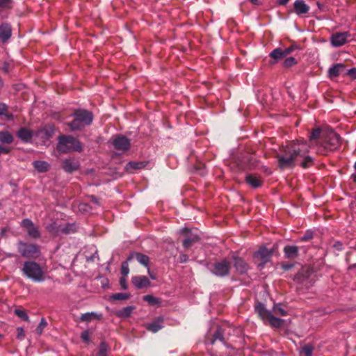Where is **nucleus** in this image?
Returning a JSON list of instances; mask_svg holds the SVG:
<instances>
[{
  "label": "nucleus",
  "mask_w": 356,
  "mask_h": 356,
  "mask_svg": "<svg viewBox=\"0 0 356 356\" xmlns=\"http://www.w3.org/2000/svg\"><path fill=\"white\" fill-rule=\"evenodd\" d=\"M312 144L318 145L327 152H333L341 146V138L328 126L317 127L312 129L309 136Z\"/></svg>",
  "instance_id": "f257e3e1"
},
{
  "label": "nucleus",
  "mask_w": 356,
  "mask_h": 356,
  "mask_svg": "<svg viewBox=\"0 0 356 356\" xmlns=\"http://www.w3.org/2000/svg\"><path fill=\"white\" fill-rule=\"evenodd\" d=\"M255 310L263 321H268L269 324L274 327H280L284 321L277 318L275 315L285 316L287 312L284 309L281 305H275L273 311L267 310L263 304L259 302L255 305Z\"/></svg>",
  "instance_id": "f03ea898"
},
{
  "label": "nucleus",
  "mask_w": 356,
  "mask_h": 356,
  "mask_svg": "<svg viewBox=\"0 0 356 356\" xmlns=\"http://www.w3.org/2000/svg\"><path fill=\"white\" fill-rule=\"evenodd\" d=\"M73 120L67 125L71 131H81L92 124L94 119L93 113L86 109L79 108L72 113Z\"/></svg>",
  "instance_id": "7ed1b4c3"
},
{
  "label": "nucleus",
  "mask_w": 356,
  "mask_h": 356,
  "mask_svg": "<svg viewBox=\"0 0 356 356\" xmlns=\"http://www.w3.org/2000/svg\"><path fill=\"white\" fill-rule=\"evenodd\" d=\"M56 148L60 153L68 154L74 152H81L83 145L77 138L72 136L61 135L58 138Z\"/></svg>",
  "instance_id": "20e7f679"
},
{
  "label": "nucleus",
  "mask_w": 356,
  "mask_h": 356,
  "mask_svg": "<svg viewBox=\"0 0 356 356\" xmlns=\"http://www.w3.org/2000/svg\"><path fill=\"white\" fill-rule=\"evenodd\" d=\"M24 274L34 282L44 280V272L41 267L34 261H26L22 268Z\"/></svg>",
  "instance_id": "39448f33"
},
{
  "label": "nucleus",
  "mask_w": 356,
  "mask_h": 356,
  "mask_svg": "<svg viewBox=\"0 0 356 356\" xmlns=\"http://www.w3.org/2000/svg\"><path fill=\"white\" fill-rule=\"evenodd\" d=\"M113 147L123 153L127 152L131 148V140L123 134H115L109 140Z\"/></svg>",
  "instance_id": "423d86ee"
},
{
  "label": "nucleus",
  "mask_w": 356,
  "mask_h": 356,
  "mask_svg": "<svg viewBox=\"0 0 356 356\" xmlns=\"http://www.w3.org/2000/svg\"><path fill=\"white\" fill-rule=\"evenodd\" d=\"M308 145L305 143L289 142L284 147V152L286 156H304L308 152Z\"/></svg>",
  "instance_id": "0eeeda50"
},
{
  "label": "nucleus",
  "mask_w": 356,
  "mask_h": 356,
  "mask_svg": "<svg viewBox=\"0 0 356 356\" xmlns=\"http://www.w3.org/2000/svg\"><path fill=\"white\" fill-rule=\"evenodd\" d=\"M232 263L227 259L215 262L210 268L211 273L218 277H225L229 274Z\"/></svg>",
  "instance_id": "6e6552de"
},
{
  "label": "nucleus",
  "mask_w": 356,
  "mask_h": 356,
  "mask_svg": "<svg viewBox=\"0 0 356 356\" xmlns=\"http://www.w3.org/2000/svg\"><path fill=\"white\" fill-rule=\"evenodd\" d=\"M234 162L239 170H251L259 167V161L255 157H234Z\"/></svg>",
  "instance_id": "1a4fd4ad"
},
{
  "label": "nucleus",
  "mask_w": 356,
  "mask_h": 356,
  "mask_svg": "<svg viewBox=\"0 0 356 356\" xmlns=\"http://www.w3.org/2000/svg\"><path fill=\"white\" fill-rule=\"evenodd\" d=\"M18 251L23 257L28 258H37L40 253L39 247L37 245L23 242L19 243Z\"/></svg>",
  "instance_id": "9d476101"
},
{
  "label": "nucleus",
  "mask_w": 356,
  "mask_h": 356,
  "mask_svg": "<svg viewBox=\"0 0 356 356\" xmlns=\"http://www.w3.org/2000/svg\"><path fill=\"white\" fill-rule=\"evenodd\" d=\"M312 271L307 267L302 268L295 276L294 280L304 284L307 288L312 285Z\"/></svg>",
  "instance_id": "9b49d317"
},
{
  "label": "nucleus",
  "mask_w": 356,
  "mask_h": 356,
  "mask_svg": "<svg viewBox=\"0 0 356 356\" xmlns=\"http://www.w3.org/2000/svg\"><path fill=\"white\" fill-rule=\"evenodd\" d=\"M22 226L26 229L29 236L33 238H38L40 233L38 228L29 219H24L22 222Z\"/></svg>",
  "instance_id": "f8f14e48"
},
{
  "label": "nucleus",
  "mask_w": 356,
  "mask_h": 356,
  "mask_svg": "<svg viewBox=\"0 0 356 356\" xmlns=\"http://www.w3.org/2000/svg\"><path fill=\"white\" fill-rule=\"evenodd\" d=\"M349 36L350 33L348 32L336 33L331 37V43L333 47H341L346 43L347 38Z\"/></svg>",
  "instance_id": "ddd939ff"
},
{
  "label": "nucleus",
  "mask_w": 356,
  "mask_h": 356,
  "mask_svg": "<svg viewBox=\"0 0 356 356\" xmlns=\"http://www.w3.org/2000/svg\"><path fill=\"white\" fill-rule=\"evenodd\" d=\"M273 253V249L268 250L266 247L260 248L259 250L254 253V257L261 261L260 265H264L268 262Z\"/></svg>",
  "instance_id": "4468645a"
},
{
  "label": "nucleus",
  "mask_w": 356,
  "mask_h": 356,
  "mask_svg": "<svg viewBox=\"0 0 356 356\" xmlns=\"http://www.w3.org/2000/svg\"><path fill=\"white\" fill-rule=\"evenodd\" d=\"M309 6L303 0H296L293 3V12L298 16H303L309 11Z\"/></svg>",
  "instance_id": "2eb2a0df"
},
{
  "label": "nucleus",
  "mask_w": 356,
  "mask_h": 356,
  "mask_svg": "<svg viewBox=\"0 0 356 356\" xmlns=\"http://www.w3.org/2000/svg\"><path fill=\"white\" fill-rule=\"evenodd\" d=\"M131 282L137 289L149 287L151 284L149 280L143 275L134 276Z\"/></svg>",
  "instance_id": "dca6fc26"
},
{
  "label": "nucleus",
  "mask_w": 356,
  "mask_h": 356,
  "mask_svg": "<svg viewBox=\"0 0 356 356\" xmlns=\"http://www.w3.org/2000/svg\"><path fill=\"white\" fill-rule=\"evenodd\" d=\"M12 35V27L8 23H3L0 25V40L5 43Z\"/></svg>",
  "instance_id": "f3484780"
},
{
  "label": "nucleus",
  "mask_w": 356,
  "mask_h": 356,
  "mask_svg": "<svg viewBox=\"0 0 356 356\" xmlns=\"http://www.w3.org/2000/svg\"><path fill=\"white\" fill-rule=\"evenodd\" d=\"M346 66L343 63H337L332 65L327 71V77L334 79L338 77L343 72H344Z\"/></svg>",
  "instance_id": "a211bd4d"
},
{
  "label": "nucleus",
  "mask_w": 356,
  "mask_h": 356,
  "mask_svg": "<svg viewBox=\"0 0 356 356\" xmlns=\"http://www.w3.org/2000/svg\"><path fill=\"white\" fill-rule=\"evenodd\" d=\"M296 157H278L277 165L281 170L291 169L296 165Z\"/></svg>",
  "instance_id": "6ab92c4d"
},
{
  "label": "nucleus",
  "mask_w": 356,
  "mask_h": 356,
  "mask_svg": "<svg viewBox=\"0 0 356 356\" xmlns=\"http://www.w3.org/2000/svg\"><path fill=\"white\" fill-rule=\"evenodd\" d=\"M47 229L51 234H58L60 231L66 234H69L75 231L74 225H67L65 227L60 229L55 222L47 225Z\"/></svg>",
  "instance_id": "aec40b11"
},
{
  "label": "nucleus",
  "mask_w": 356,
  "mask_h": 356,
  "mask_svg": "<svg viewBox=\"0 0 356 356\" xmlns=\"http://www.w3.org/2000/svg\"><path fill=\"white\" fill-rule=\"evenodd\" d=\"M148 161H130L126 166L125 170L131 173H134L136 170H140L146 167Z\"/></svg>",
  "instance_id": "412c9836"
},
{
  "label": "nucleus",
  "mask_w": 356,
  "mask_h": 356,
  "mask_svg": "<svg viewBox=\"0 0 356 356\" xmlns=\"http://www.w3.org/2000/svg\"><path fill=\"white\" fill-rule=\"evenodd\" d=\"M54 131L55 128L53 125H47L40 129L38 135L44 140H48L54 136Z\"/></svg>",
  "instance_id": "4be33fe9"
},
{
  "label": "nucleus",
  "mask_w": 356,
  "mask_h": 356,
  "mask_svg": "<svg viewBox=\"0 0 356 356\" xmlns=\"http://www.w3.org/2000/svg\"><path fill=\"white\" fill-rule=\"evenodd\" d=\"M285 257L289 259H295L299 255L298 248L296 245H286L284 248Z\"/></svg>",
  "instance_id": "5701e85b"
},
{
  "label": "nucleus",
  "mask_w": 356,
  "mask_h": 356,
  "mask_svg": "<svg viewBox=\"0 0 356 356\" xmlns=\"http://www.w3.org/2000/svg\"><path fill=\"white\" fill-rule=\"evenodd\" d=\"M79 166V163L72 158L65 159L63 163V168L67 172L76 170Z\"/></svg>",
  "instance_id": "b1692460"
},
{
  "label": "nucleus",
  "mask_w": 356,
  "mask_h": 356,
  "mask_svg": "<svg viewBox=\"0 0 356 356\" xmlns=\"http://www.w3.org/2000/svg\"><path fill=\"white\" fill-rule=\"evenodd\" d=\"M133 259H136L140 264H142L146 267L148 266V264L149 262V258L147 255L143 254L140 252H133L127 258V260L130 261Z\"/></svg>",
  "instance_id": "393cba45"
},
{
  "label": "nucleus",
  "mask_w": 356,
  "mask_h": 356,
  "mask_svg": "<svg viewBox=\"0 0 356 356\" xmlns=\"http://www.w3.org/2000/svg\"><path fill=\"white\" fill-rule=\"evenodd\" d=\"M17 136L19 138L24 142H29L31 140L33 133L30 129L26 127H21L17 132Z\"/></svg>",
  "instance_id": "a878e982"
},
{
  "label": "nucleus",
  "mask_w": 356,
  "mask_h": 356,
  "mask_svg": "<svg viewBox=\"0 0 356 356\" xmlns=\"http://www.w3.org/2000/svg\"><path fill=\"white\" fill-rule=\"evenodd\" d=\"M234 267L236 270L241 274L245 273L247 272L248 269V266L247 263L240 257H234Z\"/></svg>",
  "instance_id": "bb28decb"
},
{
  "label": "nucleus",
  "mask_w": 356,
  "mask_h": 356,
  "mask_svg": "<svg viewBox=\"0 0 356 356\" xmlns=\"http://www.w3.org/2000/svg\"><path fill=\"white\" fill-rule=\"evenodd\" d=\"M163 318L159 317L154 321L146 325V329L154 333L158 332L163 327Z\"/></svg>",
  "instance_id": "cd10ccee"
},
{
  "label": "nucleus",
  "mask_w": 356,
  "mask_h": 356,
  "mask_svg": "<svg viewBox=\"0 0 356 356\" xmlns=\"http://www.w3.org/2000/svg\"><path fill=\"white\" fill-rule=\"evenodd\" d=\"M269 56L273 59V61L271 63L274 64L279 62L280 60L283 59L285 56L284 53L282 51V48L277 47L273 49L269 54Z\"/></svg>",
  "instance_id": "c85d7f7f"
},
{
  "label": "nucleus",
  "mask_w": 356,
  "mask_h": 356,
  "mask_svg": "<svg viewBox=\"0 0 356 356\" xmlns=\"http://www.w3.org/2000/svg\"><path fill=\"white\" fill-rule=\"evenodd\" d=\"M35 169L40 173L46 172L49 170L50 165L44 161H35L33 163Z\"/></svg>",
  "instance_id": "c756f323"
},
{
  "label": "nucleus",
  "mask_w": 356,
  "mask_h": 356,
  "mask_svg": "<svg viewBox=\"0 0 356 356\" xmlns=\"http://www.w3.org/2000/svg\"><path fill=\"white\" fill-rule=\"evenodd\" d=\"M246 182L253 188H258L261 186V179L253 175H248L245 178Z\"/></svg>",
  "instance_id": "7c9ffc66"
},
{
  "label": "nucleus",
  "mask_w": 356,
  "mask_h": 356,
  "mask_svg": "<svg viewBox=\"0 0 356 356\" xmlns=\"http://www.w3.org/2000/svg\"><path fill=\"white\" fill-rule=\"evenodd\" d=\"M135 309L134 306H128L116 312V315L121 318L129 317Z\"/></svg>",
  "instance_id": "2f4dec72"
},
{
  "label": "nucleus",
  "mask_w": 356,
  "mask_h": 356,
  "mask_svg": "<svg viewBox=\"0 0 356 356\" xmlns=\"http://www.w3.org/2000/svg\"><path fill=\"white\" fill-rule=\"evenodd\" d=\"M200 237L196 234L188 236V237L183 241V245L185 248H189L194 243L199 241Z\"/></svg>",
  "instance_id": "473e14b6"
},
{
  "label": "nucleus",
  "mask_w": 356,
  "mask_h": 356,
  "mask_svg": "<svg viewBox=\"0 0 356 356\" xmlns=\"http://www.w3.org/2000/svg\"><path fill=\"white\" fill-rule=\"evenodd\" d=\"M0 141L2 143L10 144L13 141V136L9 131H0Z\"/></svg>",
  "instance_id": "72a5a7b5"
},
{
  "label": "nucleus",
  "mask_w": 356,
  "mask_h": 356,
  "mask_svg": "<svg viewBox=\"0 0 356 356\" xmlns=\"http://www.w3.org/2000/svg\"><path fill=\"white\" fill-rule=\"evenodd\" d=\"M101 315H99L95 312L86 313L81 316L80 320L84 322H90L95 318H100Z\"/></svg>",
  "instance_id": "f704fd0d"
},
{
  "label": "nucleus",
  "mask_w": 356,
  "mask_h": 356,
  "mask_svg": "<svg viewBox=\"0 0 356 356\" xmlns=\"http://www.w3.org/2000/svg\"><path fill=\"white\" fill-rule=\"evenodd\" d=\"M143 300L151 305H160L161 300L159 298L153 296L152 295H146L143 296Z\"/></svg>",
  "instance_id": "c9c22d12"
},
{
  "label": "nucleus",
  "mask_w": 356,
  "mask_h": 356,
  "mask_svg": "<svg viewBox=\"0 0 356 356\" xmlns=\"http://www.w3.org/2000/svg\"><path fill=\"white\" fill-rule=\"evenodd\" d=\"M108 349V345L105 342L102 341L99 347L97 356H107Z\"/></svg>",
  "instance_id": "e433bc0d"
},
{
  "label": "nucleus",
  "mask_w": 356,
  "mask_h": 356,
  "mask_svg": "<svg viewBox=\"0 0 356 356\" xmlns=\"http://www.w3.org/2000/svg\"><path fill=\"white\" fill-rule=\"evenodd\" d=\"M130 295L127 293H118L111 296V298L115 300H124L129 299Z\"/></svg>",
  "instance_id": "4c0bfd02"
},
{
  "label": "nucleus",
  "mask_w": 356,
  "mask_h": 356,
  "mask_svg": "<svg viewBox=\"0 0 356 356\" xmlns=\"http://www.w3.org/2000/svg\"><path fill=\"white\" fill-rule=\"evenodd\" d=\"M313 347L311 345L305 346L300 352V356H312Z\"/></svg>",
  "instance_id": "58836bf2"
},
{
  "label": "nucleus",
  "mask_w": 356,
  "mask_h": 356,
  "mask_svg": "<svg viewBox=\"0 0 356 356\" xmlns=\"http://www.w3.org/2000/svg\"><path fill=\"white\" fill-rule=\"evenodd\" d=\"M296 63H297V60H296V58L292 56H290V57L286 58L284 60V61L283 63V65H284V67L289 68V67H291L295 65Z\"/></svg>",
  "instance_id": "ea45409f"
},
{
  "label": "nucleus",
  "mask_w": 356,
  "mask_h": 356,
  "mask_svg": "<svg viewBox=\"0 0 356 356\" xmlns=\"http://www.w3.org/2000/svg\"><path fill=\"white\" fill-rule=\"evenodd\" d=\"M90 201V207L92 209V208H96L97 207H100L101 205V202H100V199L94 196V195H91L89 197Z\"/></svg>",
  "instance_id": "a19ab883"
},
{
  "label": "nucleus",
  "mask_w": 356,
  "mask_h": 356,
  "mask_svg": "<svg viewBox=\"0 0 356 356\" xmlns=\"http://www.w3.org/2000/svg\"><path fill=\"white\" fill-rule=\"evenodd\" d=\"M13 0H0V10L10 9Z\"/></svg>",
  "instance_id": "79ce46f5"
},
{
  "label": "nucleus",
  "mask_w": 356,
  "mask_h": 356,
  "mask_svg": "<svg viewBox=\"0 0 356 356\" xmlns=\"http://www.w3.org/2000/svg\"><path fill=\"white\" fill-rule=\"evenodd\" d=\"M14 313L15 315H17L18 317L21 318L22 320L25 321H29V318L28 315L26 314V312L24 310L16 309L14 311Z\"/></svg>",
  "instance_id": "37998d69"
},
{
  "label": "nucleus",
  "mask_w": 356,
  "mask_h": 356,
  "mask_svg": "<svg viewBox=\"0 0 356 356\" xmlns=\"http://www.w3.org/2000/svg\"><path fill=\"white\" fill-rule=\"evenodd\" d=\"M219 339L220 341H223V332L222 329L218 328L216 333L213 334V338L211 341V343L213 344L215 340Z\"/></svg>",
  "instance_id": "c03bdc74"
},
{
  "label": "nucleus",
  "mask_w": 356,
  "mask_h": 356,
  "mask_svg": "<svg viewBox=\"0 0 356 356\" xmlns=\"http://www.w3.org/2000/svg\"><path fill=\"white\" fill-rule=\"evenodd\" d=\"M47 325V321H45L44 318H42L41 321H40V324L38 325V326L37 327V328L35 329V332L38 334L40 335L42 332H43V330L44 328Z\"/></svg>",
  "instance_id": "a18cd8bd"
},
{
  "label": "nucleus",
  "mask_w": 356,
  "mask_h": 356,
  "mask_svg": "<svg viewBox=\"0 0 356 356\" xmlns=\"http://www.w3.org/2000/svg\"><path fill=\"white\" fill-rule=\"evenodd\" d=\"M298 49V46L296 44H292L289 47L282 49L283 52L284 53L285 57L289 54H291L293 51Z\"/></svg>",
  "instance_id": "49530a36"
},
{
  "label": "nucleus",
  "mask_w": 356,
  "mask_h": 356,
  "mask_svg": "<svg viewBox=\"0 0 356 356\" xmlns=\"http://www.w3.org/2000/svg\"><path fill=\"white\" fill-rule=\"evenodd\" d=\"M129 268L128 260H127L126 261H124L122 264L121 273H122V276L127 277V275L129 274Z\"/></svg>",
  "instance_id": "de8ad7c7"
},
{
  "label": "nucleus",
  "mask_w": 356,
  "mask_h": 356,
  "mask_svg": "<svg viewBox=\"0 0 356 356\" xmlns=\"http://www.w3.org/2000/svg\"><path fill=\"white\" fill-rule=\"evenodd\" d=\"M313 163L312 157H305L304 161L300 163L301 166L304 168L309 167Z\"/></svg>",
  "instance_id": "09e8293b"
},
{
  "label": "nucleus",
  "mask_w": 356,
  "mask_h": 356,
  "mask_svg": "<svg viewBox=\"0 0 356 356\" xmlns=\"http://www.w3.org/2000/svg\"><path fill=\"white\" fill-rule=\"evenodd\" d=\"M346 75L349 76L351 79H356V67L351 68L350 70H348L346 72Z\"/></svg>",
  "instance_id": "8fccbe9b"
},
{
  "label": "nucleus",
  "mask_w": 356,
  "mask_h": 356,
  "mask_svg": "<svg viewBox=\"0 0 356 356\" xmlns=\"http://www.w3.org/2000/svg\"><path fill=\"white\" fill-rule=\"evenodd\" d=\"M8 111V106L4 103H0V116L6 115V112Z\"/></svg>",
  "instance_id": "3c124183"
},
{
  "label": "nucleus",
  "mask_w": 356,
  "mask_h": 356,
  "mask_svg": "<svg viewBox=\"0 0 356 356\" xmlns=\"http://www.w3.org/2000/svg\"><path fill=\"white\" fill-rule=\"evenodd\" d=\"M17 338L22 340L24 336H25V334H24V330L22 327H17Z\"/></svg>",
  "instance_id": "603ef678"
},
{
  "label": "nucleus",
  "mask_w": 356,
  "mask_h": 356,
  "mask_svg": "<svg viewBox=\"0 0 356 356\" xmlns=\"http://www.w3.org/2000/svg\"><path fill=\"white\" fill-rule=\"evenodd\" d=\"M313 238V234L312 232H307L305 234V235L301 238V241H306L312 239Z\"/></svg>",
  "instance_id": "864d4df0"
},
{
  "label": "nucleus",
  "mask_w": 356,
  "mask_h": 356,
  "mask_svg": "<svg viewBox=\"0 0 356 356\" xmlns=\"http://www.w3.org/2000/svg\"><path fill=\"white\" fill-rule=\"evenodd\" d=\"M120 284L121 287L123 289H127V284L126 277L122 276V277H120Z\"/></svg>",
  "instance_id": "5fc2aeb1"
},
{
  "label": "nucleus",
  "mask_w": 356,
  "mask_h": 356,
  "mask_svg": "<svg viewBox=\"0 0 356 356\" xmlns=\"http://www.w3.org/2000/svg\"><path fill=\"white\" fill-rule=\"evenodd\" d=\"M81 338L84 341H89V333L88 331H84L81 333Z\"/></svg>",
  "instance_id": "6e6d98bb"
},
{
  "label": "nucleus",
  "mask_w": 356,
  "mask_h": 356,
  "mask_svg": "<svg viewBox=\"0 0 356 356\" xmlns=\"http://www.w3.org/2000/svg\"><path fill=\"white\" fill-rule=\"evenodd\" d=\"M293 266V264H282V267L284 270L291 269Z\"/></svg>",
  "instance_id": "4d7b16f0"
},
{
  "label": "nucleus",
  "mask_w": 356,
  "mask_h": 356,
  "mask_svg": "<svg viewBox=\"0 0 356 356\" xmlns=\"http://www.w3.org/2000/svg\"><path fill=\"white\" fill-rule=\"evenodd\" d=\"M9 152L8 149L2 145H0V154H8Z\"/></svg>",
  "instance_id": "13d9d810"
},
{
  "label": "nucleus",
  "mask_w": 356,
  "mask_h": 356,
  "mask_svg": "<svg viewBox=\"0 0 356 356\" xmlns=\"http://www.w3.org/2000/svg\"><path fill=\"white\" fill-rule=\"evenodd\" d=\"M290 0H278V3L280 5L284 6L286 5Z\"/></svg>",
  "instance_id": "bf43d9fd"
},
{
  "label": "nucleus",
  "mask_w": 356,
  "mask_h": 356,
  "mask_svg": "<svg viewBox=\"0 0 356 356\" xmlns=\"http://www.w3.org/2000/svg\"><path fill=\"white\" fill-rule=\"evenodd\" d=\"M337 250H341V246H342V244L339 242H337L334 245Z\"/></svg>",
  "instance_id": "052dcab7"
},
{
  "label": "nucleus",
  "mask_w": 356,
  "mask_h": 356,
  "mask_svg": "<svg viewBox=\"0 0 356 356\" xmlns=\"http://www.w3.org/2000/svg\"><path fill=\"white\" fill-rule=\"evenodd\" d=\"M8 120H11L13 118V115L10 113H8V112H6V115H3Z\"/></svg>",
  "instance_id": "680f3d73"
},
{
  "label": "nucleus",
  "mask_w": 356,
  "mask_h": 356,
  "mask_svg": "<svg viewBox=\"0 0 356 356\" xmlns=\"http://www.w3.org/2000/svg\"><path fill=\"white\" fill-rule=\"evenodd\" d=\"M87 207H88V205L86 204H81L79 205V209H81V210L86 211Z\"/></svg>",
  "instance_id": "e2e57ef3"
},
{
  "label": "nucleus",
  "mask_w": 356,
  "mask_h": 356,
  "mask_svg": "<svg viewBox=\"0 0 356 356\" xmlns=\"http://www.w3.org/2000/svg\"><path fill=\"white\" fill-rule=\"evenodd\" d=\"M148 274H149V277H150L152 280H155V279H156V276L150 272V270H149V268H148Z\"/></svg>",
  "instance_id": "0e129e2a"
},
{
  "label": "nucleus",
  "mask_w": 356,
  "mask_h": 356,
  "mask_svg": "<svg viewBox=\"0 0 356 356\" xmlns=\"http://www.w3.org/2000/svg\"><path fill=\"white\" fill-rule=\"evenodd\" d=\"M204 165L203 163L199 164L198 166H195V170H201L202 168H204Z\"/></svg>",
  "instance_id": "69168bd1"
},
{
  "label": "nucleus",
  "mask_w": 356,
  "mask_h": 356,
  "mask_svg": "<svg viewBox=\"0 0 356 356\" xmlns=\"http://www.w3.org/2000/svg\"><path fill=\"white\" fill-rule=\"evenodd\" d=\"M189 232V230L187 228H184L181 230V233L187 234Z\"/></svg>",
  "instance_id": "338daca9"
},
{
  "label": "nucleus",
  "mask_w": 356,
  "mask_h": 356,
  "mask_svg": "<svg viewBox=\"0 0 356 356\" xmlns=\"http://www.w3.org/2000/svg\"><path fill=\"white\" fill-rule=\"evenodd\" d=\"M251 3H252L254 5H258L259 1L258 0H249Z\"/></svg>",
  "instance_id": "774afa93"
}]
</instances>
